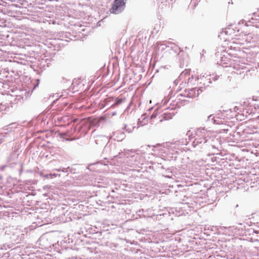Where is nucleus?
<instances>
[{
    "label": "nucleus",
    "instance_id": "1",
    "mask_svg": "<svg viewBox=\"0 0 259 259\" xmlns=\"http://www.w3.org/2000/svg\"><path fill=\"white\" fill-rule=\"evenodd\" d=\"M125 3L126 0H114L109 12L114 14L121 13L124 9Z\"/></svg>",
    "mask_w": 259,
    "mask_h": 259
},
{
    "label": "nucleus",
    "instance_id": "2",
    "mask_svg": "<svg viewBox=\"0 0 259 259\" xmlns=\"http://www.w3.org/2000/svg\"><path fill=\"white\" fill-rule=\"evenodd\" d=\"M174 116L172 113L169 112H165L161 114L159 117V121L162 122L163 120L171 119Z\"/></svg>",
    "mask_w": 259,
    "mask_h": 259
},
{
    "label": "nucleus",
    "instance_id": "3",
    "mask_svg": "<svg viewBox=\"0 0 259 259\" xmlns=\"http://www.w3.org/2000/svg\"><path fill=\"white\" fill-rule=\"evenodd\" d=\"M124 138V135L123 134L121 133H120V132H117L116 135H115V139L118 141H122Z\"/></svg>",
    "mask_w": 259,
    "mask_h": 259
},
{
    "label": "nucleus",
    "instance_id": "4",
    "mask_svg": "<svg viewBox=\"0 0 259 259\" xmlns=\"http://www.w3.org/2000/svg\"><path fill=\"white\" fill-rule=\"evenodd\" d=\"M124 101V99H117L116 100L115 103L113 105L114 106H117L121 104L123 101Z\"/></svg>",
    "mask_w": 259,
    "mask_h": 259
},
{
    "label": "nucleus",
    "instance_id": "5",
    "mask_svg": "<svg viewBox=\"0 0 259 259\" xmlns=\"http://www.w3.org/2000/svg\"><path fill=\"white\" fill-rule=\"evenodd\" d=\"M156 117V115L155 114H153L151 116V118L153 119L154 118H155Z\"/></svg>",
    "mask_w": 259,
    "mask_h": 259
}]
</instances>
